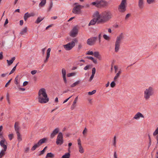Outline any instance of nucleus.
Returning <instances> with one entry per match:
<instances>
[{"label": "nucleus", "mask_w": 158, "mask_h": 158, "mask_svg": "<svg viewBox=\"0 0 158 158\" xmlns=\"http://www.w3.org/2000/svg\"><path fill=\"white\" fill-rule=\"evenodd\" d=\"M38 94V101L40 103H45L49 101V98L44 88L40 89L39 90Z\"/></svg>", "instance_id": "obj_1"}, {"label": "nucleus", "mask_w": 158, "mask_h": 158, "mask_svg": "<svg viewBox=\"0 0 158 158\" xmlns=\"http://www.w3.org/2000/svg\"><path fill=\"white\" fill-rule=\"evenodd\" d=\"M101 19L98 21V23H105L111 19L112 15L110 11H104L101 13Z\"/></svg>", "instance_id": "obj_2"}, {"label": "nucleus", "mask_w": 158, "mask_h": 158, "mask_svg": "<svg viewBox=\"0 0 158 158\" xmlns=\"http://www.w3.org/2000/svg\"><path fill=\"white\" fill-rule=\"evenodd\" d=\"M91 5L99 8H103L107 6L108 3L105 0H96L95 2H92Z\"/></svg>", "instance_id": "obj_3"}, {"label": "nucleus", "mask_w": 158, "mask_h": 158, "mask_svg": "<svg viewBox=\"0 0 158 158\" xmlns=\"http://www.w3.org/2000/svg\"><path fill=\"white\" fill-rule=\"evenodd\" d=\"M154 90L152 87H149L147 89L144 91V98L146 100H148L149 99L151 96L154 94Z\"/></svg>", "instance_id": "obj_4"}, {"label": "nucleus", "mask_w": 158, "mask_h": 158, "mask_svg": "<svg viewBox=\"0 0 158 158\" xmlns=\"http://www.w3.org/2000/svg\"><path fill=\"white\" fill-rule=\"evenodd\" d=\"M47 140L46 138H44L40 139L38 142L35 144L31 148V150L32 151H34L36 149L40 146L42 143H45Z\"/></svg>", "instance_id": "obj_5"}, {"label": "nucleus", "mask_w": 158, "mask_h": 158, "mask_svg": "<svg viewBox=\"0 0 158 158\" xmlns=\"http://www.w3.org/2000/svg\"><path fill=\"white\" fill-rule=\"evenodd\" d=\"M123 35L122 33H121L119 36L117 37L116 40L115 42V49H119L120 44L121 40L123 39Z\"/></svg>", "instance_id": "obj_6"}, {"label": "nucleus", "mask_w": 158, "mask_h": 158, "mask_svg": "<svg viewBox=\"0 0 158 158\" xmlns=\"http://www.w3.org/2000/svg\"><path fill=\"white\" fill-rule=\"evenodd\" d=\"M77 41V40L76 39H75L73 41H72L66 45H64L62 46H63L64 48L65 49H71L75 46V42Z\"/></svg>", "instance_id": "obj_7"}, {"label": "nucleus", "mask_w": 158, "mask_h": 158, "mask_svg": "<svg viewBox=\"0 0 158 158\" xmlns=\"http://www.w3.org/2000/svg\"><path fill=\"white\" fill-rule=\"evenodd\" d=\"M98 40L97 37H92L88 39L87 41V44L90 46L94 45Z\"/></svg>", "instance_id": "obj_8"}, {"label": "nucleus", "mask_w": 158, "mask_h": 158, "mask_svg": "<svg viewBox=\"0 0 158 158\" xmlns=\"http://www.w3.org/2000/svg\"><path fill=\"white\" fill-rule=\"evenodd\" d=\"M127 4L121 3L118 6V9L119 11L121 13H124L126 10Z\"/></svg>", "instance_id": "obj_9"}, {"label": "nucleus", "mask_w": 158, "mask_h": 158, "mask_svg": "<svg viewBox=\"0 0 158 158\" xmlns=\"http://www.w3.org/2000/svg\"><path fill=\"white\" fill-rule=\"evenodd\" d=\"M78 33V30L77 27L75 26L73 27L71 31L70 35L72 37H76Z\"/></svg>", "instance_id": "obj_10"}, {"label": "nucleus", "mask_w": 158, "mask_h": 158, "mask_svg": "<svg viewBox=\"0 0 158 158\" xmlns=\"http://www.w3.org/2000/svg\"><path fill=\"white\" fill-rule=\"evenodd\" d=\"M72 12L75 14H81V10H80L79 7H78L77 6H76L73 9Z\"/></svg>", "instance_id": "obj_11"}, {"label": "nucleus", "mask_w": 158, "mask_h": 158, "mask_svg": "<svg viewBox=\"0 0 158 158\" xmlns=\"http://www.w3.org/2000/svg\"><path fill=\"white\" fill-rule=\"evenodd\" d=\"M7 143L5 139L1 140L0 142V144L1 147L3 148L4 151H6L7 149Z\"/></svg>", "instance_id": "obj_12"}, {"label": "nucleus", "mask_w": 158, "mask_h": 158, "mask_svg": "<svg viewBox=\"0 0 158 158\" xmlns=\"http://www.w3.org/2000/svg\"><path fill=\"white\" fill-rule=\"evenodd\" d=\"M77 142L79 146V151L81 153H82L84 152V150L81 146V139L80 138L78 139Z\"/></svg>", "instance_id": "obj_13"}, {"label": "nucleus", "mask_w": 158, "mask_h": 158, "mask_svg": "<svg viewBox=\"0 0 158 158\" xmlns=\"http://www.w3.org/2000/svg\"><path fill=\"white\" fill-rule=\"evenodd\" d=\"M61 72L64 82L65 84H66V83H67V81L66 77V70L64 69L63 68L62 69Z\"/></svg>", "instance_id": "obj_14"}, {"label": "nucleus", "mask_w": 158, "mask_h": 158, "mask_svg": "<svg viewBox=\"0 0 158 158\" xmlns=\"http://www.w3.org/2000/svg\"><path fill=\"white\" fill-rule=\"evenodd\" d=\"M59 129L58 128H56L51 134L50 137L51 138H53L59 132Z\"/></svg>", "instance_id": "obj_15"}, {"label": "nucleus", "mask_w": 158, "mask_h": 158, "mask_svg": "<svg viewBox=\"0 0 158 158\" xmlns=\"http://www.w3.org/2000/svg\"><path fill=\"white\" fill-rule=\"evenodd\" d=\"M101 13L99 14V12L98 11H96L94 14L93 16L94 17H96V19L98 20L101 19Z\"/></svg>", "instance_id": "obj_16"}, {"label": "nucleus", "mask_w": 158, "mask_h": 158, "mask_svg": "<svg viewBox=\"0 0 158 158\" xmlns=\"http://www.w3.org/2000/svg\"><path fill=\"white\" fill-rule=\"evenodd\" d=\"M138 6L140 9H142L144 7L143 0H138Z\"/></svg>", "instance_id": "obj_17"}, {"label": "nucleus", "mask_w": 158, "mask_h": 158, "mask_svg": "<svg viewBox=\"0 0 158 158\" xmlns=\"http://www.w3.org/2000/svg\"><path fill=\"white\" fill-rule=\"evenodd\" d=\"M98 21L99 20L96 19V18H94L90 21L88 25L89 26H90L91 25H94L96 24L97 22L98 23Z\"/></svg>", "instance_id": "obj_18"}, {"label": "nucleus", "mask_w": 158, "mask_h": 158, "mask_svg": "<svg viewBox=\"0 0 158 158\" xmlns=\"http://www.w3.org/2000/svg\"><path fill=\"white\" fill-rule=\"evenodd\" d=\"M140 117L143 118L144 116L141 113H140V112H138L135 115V116L134 117V118L135 119H138Z\"/></svg>", "instance_id": "obj_19"}, {"label": "nucleus", "mask_w": 158, "mask_h": 158, "mask_svg": "<svg viewBox=\"0 0 158 158\" xmlns=\"http://www.w3.org/2000/svg\"><path fill=\"white\" fill-rule=\"evenodd\" d=\"M33 16V15L29 14L28 12L25 13L24 15V18L25 21H26L27 19L31 16Z\"/></svg>", "instance_id": "obj_20"}, {"label": "nucleus", "mask_w": 158, "mask_h": 158, "mask_svg": "<svg viewBox=\"0 0 158 158\" xmlns=\"http://www.w3.org/2000/svg\"><path fill=\"white\" fill-rule=\"evenodd\" d=\"M51 50H47V55L46 59L44 60V63H46L48 60V58L50 56V52Z\"/></svg>", "instance_id": "obj_21"}, {"label": "nucleus", "mask_w": 158, "mask_h": 158, "mask_svg": "<svg viewBox=\"0 0 158 158\" xmlns=\"http://www.w3.org/2000/svg\"><path fill=\"white\" fill-rule=\"evenodd\" d=\"M15 57H14L12 58L11 60H7L6 61L8 63V65L10 66L11 65L13 62L14 60H15Z\"/></svg>", "instance_id": "obj_22"}, {"label": "nucleus", "mask_w": 158, "mask_h": 158, "mask_svg": "<svg viewBox=\"0 0 158 158\" xmlns=\"http://www.w3.org/2000/svg\"><path fill=\"white\" fill-rule=\"evenodd\" d=\"M44 18V17H42L40 16L39 17L35 22L36 23H40Z\"/></svg>", "instance_id": "obj_23"}, {"label": "nucleus", "mask_w": 158, "mask_h": 158, "mask_svg": "<svg viewBox=\"0 0 158 158\" xmlns=\"http://www.w3.org/2000/svg\"><path fill=\"white\" fill-rule=\"evenodd\" d=\"M16 134L17 136V139L18 141L20 142L22 140L21 135H20L19 132H17Z\"/></svg>", "instance_id": "obj_24"}, {"label": "nucleus", "mask_w": 158, "mask_h": 158, "mask_svg": "<svg viewBox=\"0 0 158 158\" xmlns=\"http://www.w3.org/2000/svg\"><path fill=\"white\" fill-rule=\"evenodd\" d=\"M54 157V155L51 152L48 153L47 154L45 158H53Z\"/></svg>", "instance_id": "obj_25"}, {"label": "nucleus", "mask_w": 158, "mask_h": 158, "mask_svg": "<svg viewBox=\"0 0 158 158\" xmlns=\"http://www.w3.org/2000/svg\"><path fill=\"white\" fill-rule=\"evenodd\" d=\"M15 131L16 132V133L17 132H19V123L17 122H16L15 123Z\"/></svg>", "instance_id": "obj_26"}, {"label": "nucleus", "mask_w": 158, "mask_h": 158, "mask_svg": "<svg viewBox=\"0 0 158 158\" xmlns=\"http://www.w3.org/2000/svg\"><path fill=\"white\" fill-rule=\"evenodd\" d=\"M56 139H59L60 140H63V136L61 132H59L57 135Z\"/></svg>", "instance_id": "obj_27"}, {"label": "nucleus", "mask_w": 158, "mask_h": 158, "mask_svg": "<svg viewBox=\"0 0 158 158\" xmlns=\"http://www.w3.org/2000/svg\"><path fill=\"white\" fill-rule=\"evenodd\" d=\"M27 27H26L22 29L21 31L20 32V34L22 35H23L26 33L27 32Z\"/></svg>", "instance_id": "obj_28"}, {"label": "nucleus", "mask_w": 158, "mask_h": 158, "mask_svg": "<svg viewBox=\"0 0 158 158\" xmlns=\"http://www.w3.org/2000/svg\"><path fill=\"white\" fill-rule=\"evenodd\" d=\"M46 0H41V2L39 4V6L41 7H43L45 4Z\"/></svg>", "instance_id": "obj_29"}, {"label": "nucleus", "mask_w": 158, "mask_h": 158, "mask_svg": "<svg viewBox=\"0 0 158 158\" xmlns=\"http://www.w3.org/2000/svg\"><path fill=\"white\" fill-rule=\"evenodd\" d=\"M63 140H60L59 139H56V143L57 145H61L63 143Z\"/></svg>", "instance_id": "obj_30"}, {"label": "nucleus", "mask_w": 158, "mask_h": 158, "mask_svg": "<svg viewBox=\"0 0 158 158\" xmlns=\"http://www.w3.org/2000/svg\"><path fill=\"white\" fill-rule=\"evenodd\" d=\"M70 154L69 152L66 153L63 155L61 158H69L70 157Z\"/></svg>", "instance_id": "obj_31"}, {"label": "nucleus", "mask_w": 158, "mask_h": 158, "mask_svg": "<svg viewBox=\"0 0 158 158\" xmlns=\"http://www.w3.org/2000/svg\"><path fill=\"white\" fill-rule=\"evenodd\" d=\"M80 81H77L75 82L74 83H73L72 85H71V87H73L77 85L78 84H79L80 83Z\"/></svg>", "instance_id": "obj_32"}, {"label": "nucleus", "mask_w": 158, "mask_h": 158, "mask_svg": "<svg viewBox=\"0 0 158 158\" xmlns=\"http://www.w3.org/2000/svg\"><path fill=\"white\" fill-rule=\"evenodd\" d=\"M19 64V63H18L14 67V68H13V69H12L11 71L10 72V73H9V75H10L11 74H12V73H13L15 70L16 69V67L17 66L18 64Z\"/></svg>", "instance_id": "obj_33"}, {"label": "nucleus", "mask_w": 158, "mask_h": 158, "mask_svg": "<svg viewBox=\"0 0 158 158\" xmlns=\"http://www.w3.org/2000/svg\"><path fill=\"white\" fill-rule=\"evenodd\" d=\"M103 37L105 40L107 41L109 40L110 39V37L106 34H104L103 35Z\"/></svg>", "instance_id": "obj_34"}, {"label": "nucleus", "mask_w": 158, "mask_h": 158, "mask_svg": "<svg viewBox=\"0 0 158 158\" xmlns=\"http://www.w3.org/2000/svg\"><path fill=\"white\" fill-rule=\"evenodd\" d=\"M6 100H7V101H8V103L9 104H10V99H9V94L8 93H7L6 94Z\"/></svg>", "instance_id": "obj_35"}, {"label": "nucleus", "mask_w": 158, "mask_h": 158, "mask_svg": "<svg viewBox=\"0 0 158 158\" xmlns=\"http://www.w3.org/2000/svg\"><path fill=\"white\" fill-rule=\"evenodd\" d=\"M18 77L19 75H18L15 78V83L16 85H18L19 84V82H18Z\"/></svg>", "instance_id": "obj_36"}, {"label": "nucleus", "mask_w": 158, "mask_h": 158, "mask_svg": "<svg viewBox=\"0 0 158 158\" xmlns=\"http://www.w3.org/2000/svg\"><path fill=\"white\" fill-rule=\"evenodd\" d=\"M76 73H69L67 74V76L68 77H70L71 76H74L75 75Z\"/></svg>", "instance_id": "obj_37"}, {"label": "nucleus", "mask_w": 158, "mask_h": 158, "mask_svg": "<svg viewBox=\"0 0 158 158\" xmlns=\"http://www.w3.org/2000/svg\"><path fill=\"white\" fill-rule=\"evenodd\" d=\"M156 0H147V2L148 4L153 3L155 2Z\"/></svg>", "instance_id": "obj_38"}, {"label": "nucleus", "mask_w": 158, "mask_h": 158, "mask_svg": "<svg viewBox=\"0 0 158 158\" xmlns=\"http://www.w3.org/2000/svg\"><path fill=\"white\" fill-rule=\"evenodd\" d=\"M158 134V127L157 128L155 131L153 133V135L155 136Z\"/></svg>", "instance_id": "obj_39"}, {"label": "nucleus", "mask_w": 158, "mask_h": 158, "mask_svg": "<svg viewBox=\"0 0 158 158\" xmlns=\"http://www.w3.org/2000/svg\"><path fill=\"white\" fill-rule=\"evenodd\" d=\"M94 54L95 57H96L97 58H99L98 56H99V54L98 52H95Z\"/></svg>", "instance_id": "obj_40"}, {"label": "nucleus", "mask_w": 158, "mask_h": 158, "mask_svg": "<svg viewBox=\"0 0 158 158\" xmlns=\"http://www.w3.org/2000/svg\"><path fill=\"white\" fill-rule=\"evenodd\" d=\"M76 106V104H74V103H73V104L72 105L71 107V110H73V109H74L75 108Z\"/></svg>", "instance_id": "obj_41"}, {"label": "nucleus", "mask_w": 158, "mask_h": 158, "mask_svg": "<svg viewBox=\"0 0 158 158\" xmlns=\"http://www.w3.org/2000/svg\"><path fill=\"white\" fill-rule=\"evenodd\" d=\"M4 151V150H2L0 153V158H2L5 154Z\"/></svg>", "instance_id": "obj_42"}, {"label": "nucleus", "mask_w": 158, "mask_h": 158, "mask_svg": "<svg viewBox=\"0 0 158 158\" xmlns=\"http://www.w3.org/2000/svg\"><path fill=\"white\" fill-rule=\"evenodd\" d=\"M96 92V90H94L91 92H88V94L89 95H91L94 94Z\"/></svg>", "instance_id": "obj_43"}, {"label": "nucleus", "mask_w": 158, "mask_h": 158, "mask_svg": "<svg viewBox=\"0 0 158 158\" xmlns=\"http://www.w3.org/2000/svg\"><path fill=\"white\" fill-rule=\"evenodd\" d=\"M114 81H112L110 84V86L112 88H114L115 87V83L114 82Z\"/></svg>", "instance_id": "obj_44"}, {"label": "nucleus", "mask_w": 158, "mask_h": 158, "mask_svg": "<svg viewBox=\"0 0 158 158\" xmlns=\"http://www.w3.org/2000/svg\"><path fill=\"white\" fill-rule=\"evenodd\" d=\"M53 6V3L52 2H51L49 8L48 9V11H49L50 10L51 8H52Z\"/></svg>", "instance_id": "obj_45"}, {"label": "nucleus", "mask_w": 158, "mask_h": 158, "mask_svg": "<svg viewBox=\"0 0 158 158\" xmlns=\"http://www.w3.org/2000/svg\"><path fill=\"white\" fill-rule=\"evenodd\" d=\"M13 137V135L12 134L8 135V137L10 140H12Z\"/></svg>", "instance_id": "obj_46"}, {"label": "nucleus", "mask_w": 158, "mask_h": 158, "mask_svg": "<svg viewBox=\"0 0 158 158\" xmlns=\"http://www.w3.org/2000/svg\"><path fill=\"white\" fill-rule=\"evenodd\" d=\"M120 75H118V74H116V75L114 78V80L115 81H116V80L119 77Z\"/></svg>", "instance_id": "obj_47"}, {"label": "nucleus", "mask_w": 158, "mask_h": 158, "mask_svg": "<svg viewBox=\"0 0 158 158\" xmlns=\"http://www.w3.org/2000/svg\"><path fill=\"white\" fill-rule=\"evenodd\" d=\"M101 33H100L98 35V37L99 44H100V43H101Z\"/></svg>", "instance_id": "obj_48"}, {"label": "nucleus", "mask_w": 158, "mask_h": 158, "mask_svg": "<svg viewBox=\"0 0 158 158\" xmlns=\"http://www.w3.org/2000/svg\"><path fill=\"white\" fill-rule=\"evenodd\" d=\"M90 65H88L86 66L84 68V69L85 70H87L89 69V67H90Z\"/></svg>", "instance_id": "obj_49"}, {"label": "nucleus", "mask_w": 158, "mask_h": 158, "mask_svg": "<svg viewBox=\"0 0 158 158\" xmlns=\"http://www.w3.org/2000/svg\"><path fill=\"white\" fill-rule=\"evenodd\" d=\"M94 53L92 51H89L86 53V55H93Z\"/></svg>", "instance_id": "obj_50"}, {"label": "nucleus", "mask_w": 158, "mask_h": 158, "mask_svg": "<svg viewBox=\"0 0 158 158\" xmlns=\"http://www.w3.org/2000/svg\"><path fill=\"white\" fill-rule=\"evenodd\" d=\"M96 72V69L95 68H93L92 70V74L94 75Z\"/></svg>", "instance_id": "obj_51"}, {"label": "nucleus", "mask_w": 158, "mask_h": 158, "mask_svg": "<svg viewBox=\"0 0 158 158\" xmlns=\"http://www.w3.org/2000/svg\"><path fill=\"white\" fill-rule=\"evenodd\" d=\"M116 136H114V143H113V145L114 146H116Z\"/></svg>", "instance_id": "obj_52"}, {"label": "nucleus", "mask_w": 158, "mask_h": 158, "mask_svg": "<svg viewBox=\"0 0 158 158\" xmlns=\"http://www.w3.org/2000/svg\"><path fill=\"white\" fill-rule=\"evenodd\" d=\"M45 152V151H44V150H43L41 151L40 152V153L39 154V156H40L42 155H43L44 153Z\"/></svg>", "instance_id": "obj_53"}, {"label": "nucleus", "mask_w": 158, "mask_h": 158, "mask_svg": "<svg viewBox=\"0 0 158 158\" xmlns=\"http://www.w3.org/2000/svg\"><path fill=\"white\" fill-rule=\"evenodd\" d=\"M131 15L130 14H127L125 17V19L127 20L129 17L131 16Z\"/></svg>", "instance_id": "obj_54"}, {"label": "nucleus", "mask_w": 158, "mask_h": 158, "mask_svg": "<svg viewBox=\"0 0 158 158\" xmlns=\"http://www.w3.org/2000/svg\"><path fill=\"white\" fill-rule=\"evenodd\" d=\"M87 128L85 127L83 131V135H84L87 132Z\"/></svg>", "instance_id": "obj_55"}, {"label": "nucleus", "mask_w": 158, "mask_h": 158, "mask_svg": "<svg viewBox=\"0 0 158 158\" xmlns=\"http://www.w3.org/2000/svg\"><path fill=\"white\" fill-rule=\"evenodd\" d=\"M94 75L92 74L91 76V77H90V78L89 80V81H91L92 80V79H93V78L94 77Z\"/></svg>", "instance_id": "obj_56"}, {"label": "nucleus", "mask_w": 158, "mask_h": 158, "mask_svg": "<svg viewBox=\"0 0 158 158\" xmlns=\"http://www.w3.org/2000/svg\"><path fill=\"white\" fill-rule=\"evenodd\" d=\"M12 79H10V80H9V81L6 84L5 87H7L8 86V85L10 83L11 80H12Z\"/></svg>", "instance_id": "obj_57"}, {"label": "nucleus", "mask_w": 158, "mask_h": 158, "mask_svg": "<svg viewBox=\"0 0 158 158\" xmlns=\"http://www.w3.org/2000/svg\"><path fill=\"white\" fill-rule=\"evenodd\" d=\"M2 54H3L2 52H1L0 53V60L2 59L3 58Z\"/></svg>", "instance_id": "obj_58"}, {"label": "nucleus", "mask_w": 158, "mask_h": 158, "mask_svg": "<svg viewBox=\"0 0 158 158\" xmlns=\"http://www.w3.org/2000/svg\"><path fill=\"white\" fill-rule=\"evenodd\" d=\"M37 72V71L36 70H32L31 71V73L32 74L34 75Z\"/></svg>", "instance_id": "obj_59"}, {"label": "nucleus", "mask_w": 158, "mask_h": 158, "mask_svg": "<svg viewBox=\"0 0 158 158\" xmlns=\"http://www.w3.org/2000/svg\"><path fill=\"white\" fill-rule=\"evenodd\" d=\"M77 99H78V97L77 96L75 98L73 103H74V104H76L77 103Z\"/></svg>", "instance_id": "obj_60"}, {"label": "nucleus", "mask_w": 158, "mask_h": 158, "mask_svg": "<svg viewBox=\"0 0 158 158\" xmlns=\"http://www.w3.org/2000/svg\"><path fill=\"white\" fill-rule=\"evenodd\" d=\"M29 149V147H27L25 149V152L26 153L27 152Z\"/></svg>", "instance_id": "obj_61"}, {"label": "nucleus", "mask_w": 158, "mask_h": 158, "mask_svg": "<svg viewBox=\"0 0 158 158\" xmlns=\"http://www.w3.org/2000/svg\"><path fill=\"white\" fill-rule=\"evenodd\" d=\"M28 82L27 81H24L23 84V86H25L26 85L28 84Z\"/></svg>", "instance_id": "obj_62"}, {"label": "nucleus", "mask_w": 158, "mask_h": 158, "mask_svg": "<svg viewBox=\"0 0 158 158\" xmlns=\"http://www.w3.org/2000/svg\"><path fill=\"white\" fill-rule=\"evenodd\" d=\"M8 23V20L7 19H6V20L5 22L4 23V26H5V25H6V24H7Z\"/></svg>", "instance_id": "obj_63"}, {"label": "nucleus", "mask_w": 158, "mask_h": 158, "mask_svg": "<svg viewBox=\"0 0 158 158\" xmlns=\"http://www.w3.org/2000/svg\"><path fill=\"white\" fill-rule=\"evenodd\" d=\"M23 20H20V25L22 26L23 25Z\"/></svg>", "instance_id": "obj_64"}]
</instances>
